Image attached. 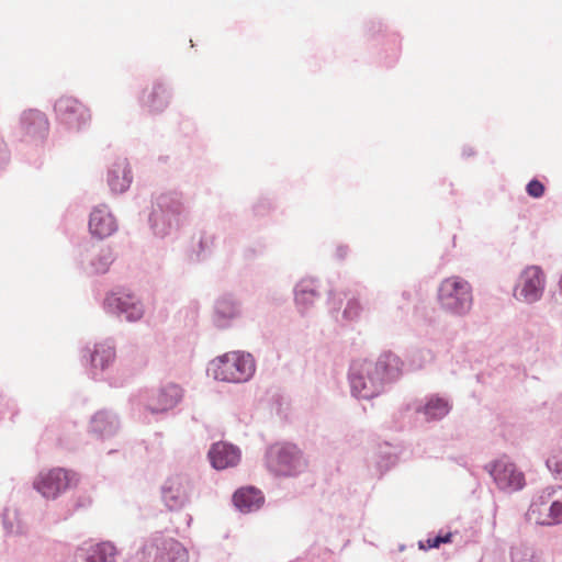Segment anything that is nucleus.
<instances>
[{
  "label": "nucleus",
  "instance_id": "f257e3e1",
  "mask_svg": "<svg viewBox=\"0 0 562 562\" xmlns=\"http://www.w3.org/2000/svg\"><path fill=\"white\" fill-rule=\"evenodd\" d=\"M403 362L392 353L385 352L378 361L356 360L350 368L352 393L361 398L378 395L385 381L395 379L402 371Z\"/></svg>",
  "mask_w": 562,
  "mask_h": 562
},
{
  "label": "nucleus",
  "instance_id": "f03ea898",
  "mask_svg": "<svg viewBox=\"0 0 562 562\" xmlns=\"http://www.w3.org/2000/svg\"><path fill=\"white\" fill-rule=\"evenodd\" d=\"M209 372L216 380L240 383L249 380L254 374L255 361L249 353L232 351L214 359Z\"/></svg>",
  "mask_w": 562,
  "mask_h": 562
},
{
  "label": "nucleus",
  "instance_id": "7ed1b4c3",
  "mask_svg": "<svg viewBox=\"0 0 562 562\" xmlns=\"http://www.w3.org/2000/svg\"><path fill=\"white\" fill-rule=\"evenodd\" d=\"M438 302L443 310L463 315L472 307V288L460 277L446 278L438 289Z\"/></svg>",
  "mask_w": 562,
  "mask_h": 562
},
{
  "label": "nucleus",
  "instance_id": "20e7f679",
  "mask_svg": "<svg viewBox=\"0 0 562 562\" xmlns=\"http://www.w3.org/2000/svg\"><path fill=\"white\" fill-rule=\"evenodd\" d=\"M268 464L277 474L294 475L307 467V461L295 445L283 443L270 448Z\"/></svg>",
  "mask_w": 562,
  "mask_h": 562
},
{
  "label": "nucleus",
  "instance_id": "39448f33",
  "mask_svg": "<svg viewBox=\"0 0 562 562\" xmlns=\"http://www.w3.org/2000/svg\"><path fill=\"white\" fill-rule=\"evenodd\" d=\"M554 488L544 490L530 505L528 518L538 525L551 526L562 522V493L555 497Z\"/></svg>",
  "mask_w": 562,
  "mask_h": 562
},
{
  "label": "nucleus",
  "instance_id": "423d86ee",
  "mask_svg": "<svg viewBox=\"0 0 562 562\" xmlns=\"http://www.w3.org/2000/svg\"><path fill=\"white\" fill-rule=\"evenodd\" d=\"M78 476L75 472L54 468L41 472L34 480V488L46 498H56L68 488L77 485Z\"/></svg>",
  "mask_w": 562,
  "mask_h": 562
},
{
  "label": "nucleus",
  "instance_id": "0eeeda50",
  "mask_svg": "<svg viewBox=\"0 0 562 562\" xmlns=\"http://www.w3.org/2000/svg\"><path fill=\"white\" fill-rule=\"evenodd\" d=\"M485 469L502 491L516 492L526 484L525 474L507 457L488 463Z\"/></svg>",
  "mask_w": 562,
  "mask_h": 562
},
{
  "label": "nucleus",
  "instance_id": "6e6552de",
  "mask_svg": "<svg viewBox=\"0 0 562 562\" xmlns=\"http://www.w3.org/2000/svg\"><path fill=\"white\" fill-rule=\"evenodd\" d=\"M55 111L59 122L72 130H80L91 120L89 110L71 97L58 99L55 103Z\"/></svg>",
  "mask_w": 562,
  "mask_h": 562
},
{
  "label": "nucleus",
  "instance_id": "1a4fd4ad",
  "mask_svg": "<svg viewBox=\"0 0 562 562\" xmlns=\"http://www.w3.org/2000/svg\"><path fill=\"white\" fill-rule=\"evenodd\" d=\"M544 289V274L537 266L527 267L520 274L514 295L525 302L538 301Z\"/></svg>",
  "mask_w": 562,
  "mask_h": 562
},
{
  "label": "nucleus",
  "instance_id": "9d476101",
  "mask_svg": "<svg viewBox=\"0 0 562 562\" xmlns=\"http://www.w3.org/2000/svg\"><path fill=\"white\" fill-rule=\"evenodd\" d=\"M147 562H188L186 549L177 541H165L161 546L150 544L144 551Z\"/></svg>",
  "mask_w": 562,
  "mask_h": 562
},
{
  "label": "nucleus",
  "instance_id": "9b49d317",
  "mask_svg": "<svg viewBox=\"0 0 562 562\" xmlns=\"http://www.w3.org/2000/svg\"><path fill=\"white\" fill-rule=\"evenodd\" d=\"M189 481L180 475L167 480L162 488V497L170 509L181 508L189 497Z\"/></svg>",
  "mask_w": 562,
  "mask_h": 562
},
{
  "label": "nucleus",
  "instance_id": "f8f14e48",
  "mask_svg": "<svg viewBox=\"0 0 562 562\" xmlns=\"http://www.w3.org/2000/svg\"><path fill=\"white\" fill-rule=\"evenodd\" d=\"M209 459L216 470H225L236 467L240 461V451L237 447L227 442H215L209 451Z\"/></svg>",
  "mask_w": 562,
  "mask_h": 562
},
{
  "label": "nucleus",
  "instance_id": "ddd939ff",
  "mask_svg": "<svg viewBox=\"0 0 562 562\" xmlns=\"http://www.w3.org/2000/svg\"><path fill=\"white\" fill-rule=\"evenodd\" d=\"M117 228L116 221L105 205L93 209L89 218V231L97 238H106Z\"/></svg>",
  "mask_w": 562,
  "mask_h": 562
},
{
  "label": "nucleus",
  "instance_id": "4468645a",
  "mask_svg": "<svg viewBox=\"0 0 562 562\" xmlns=\"http://www.w3.org/2000/svg\"><path fill=\"white\" fill-rule=\"evenodd\" d=\"M181 398V389L176 384H168L158 390L149 400L148 408L153 413H162L173 408Z\"/></svg>",
  "mask_w": 562,
  "mask_h": 562
},
{
  "label": "nucleus",
  "instance_id": "2eb2a0df",
  "mask_svg": "<svg viewBox=\"0 0 562 562\" xmlns=\"http://www.w3.org/2000/svg\"><path fill=\"white\" fill-rule=\"evenodd\" d=\"M168 89L160 82L154 83L143 91L142 103L151 113L161 112L169 104Z\"/></svg>",
  "mask_w": 562,
  "mask_h": 562
},
{
  "label": "nucleus",
  "instance_id": "dca6fc26",
  "mask_svg": "<svg viewBox=\"0 0 562 562\" xmlns=\"http://www.w3.org/2000/svg\"><path fill=\"white\" fill-rule=\"evenodd\" d=\"M108 182L114 193H123L132 182V175L126 160L116 161L109 171Z\"/></svg>",
  "mask_w": 562,
  "mask_h": 562
},
{
  "label": "nucleus",
  "instance_id": "f3484780",
  "mask_svg": "<svg viewBox=\"0 0 562 562\" xmlns=\"http://www.w3.org/2000/svg\"><path fill=\"white\" fill-rule=\"evenodd\" d=\"M233 502L240 512L248 513L258 509L263 497L261 492L255 487H241L233 495Z\"/></svg>",
  "mask_w": 562,
  "mask_h": 562
},
{
  "label": "nucleus",
  "instance_id": "a211bd4d",
  "mask_svg": "<svg viewBox=\"0 0 562 562\" xmlns=\"http://www.w3.org/2000/svg\"><path fill=\"white\" fill-rule=\"evenodd\" d=\"M22 123L25 133L31 136H44L48 132V120L37 110H29L23 113Z\"/></svg>",
  "mask_w": 562,
  "mask_h": 562
},
{
  "label": "nucleus",
  "instance_id": "6ab92c4d",
  "mask_svg": "<svg viewBox=\"0 0 562 562\" xmlns=\"http://www.w3.org/2000/svg\"><path fill=\"white\" fill-rule=\"evenodd\" d=\"M116 307L121 314H125V317L130 322H135L142 318L144 314L142 303L132 295H122L113 299Z\"/></svg>",
  "mask_w": 562,
  "mask_h": 562
},
{
  "label": "nucleus",
  "instance_id": "aec40b11",
  "mask_svg": "<svg viewBox=\"0 0 562 562\" xmlns=\"http://www.w3.org/2000/svg\"><path fill=\"white\" fill-rule=\"evenodd\" d=\"M115 359V348L109 342L97 344L91 355L93 368L105 369Z\"/></svg>",
  "mask_w": 562,
  "mask_h": 562
},
{
  "label": "nucleus",
  "instance_id": "412c9836",
  "mask_svg": "<svg viewBox=\"0 0 562 562\" xmlns=\"http://www.w3.org/2000/svg\"><path fill=\"white\" fill-rule=\"evenodd\" d=\"M85 562H115V549L103 542L91 548Z\"/></svg>",
  "mask_w": 562,
  "mask_h": 562
},
{
  "label": "nucleus",
  "instance_id": "4be33fe9",
  "mask_svg": "<svg viewBox=\"0 0 562 562\" xmlns=\"http://www.w3.org/2000/svg\"><path fill=\"white\" fill-rule=\"evenodd\" d=\"M450 411L449 403L441 397H431L424 407L427 419H439Z\"/></svg>",
  "mask_w": 562,
  "mask_h": 562
},
{
  "label": "nucleus",
  "instance_id": "5701e85b",
  "mask_svg": "<svg viewBox=\"0 0 562 562\" xmlns=\"http://www.w3.org/2000/svg\"><path fill=\"white\" fill-rule=\"evenodd\" d=\"M91 425L92 429L100 434L110 432L113 429V420L103 412L97 413L93 416Z\"/></svg>",
  "mask_w": 562,
  "mask_h": 562
},
{
  "label": "nucleus",
  "instance_id": "b1692460",
  "mask_svg": "<svg viewBox=\"0 0 562 562\" xmlns=\"http://www.w3.org/2000/svg\"><path fill=\"white\" fill-rule=\"evenodd\" d=\"M452 541V533L447 532L445 535H438L435 537H429L426 540H420L418 546L422 550H429L439 548L442 543H450Z\"/></svg>",
  "mask_w": 562,
  "mask_h": 562
},
{
  "label": "nucleus",
  "instance_id": "393cba45",
  "mask_svg": "<svg viewBox=\"0 0 562 562\" xmlns=\"http://www.w3.org/2000/svg\"><path fill=\"white\" fill-rule=\"evenodd\" d=\"M547 467L557 479L562 480V449L557 451L547 460Z\"/></svg>",
  "mask_w": 562,
  "mask_h": 562
},
{
  "label": "nucleus",
  "instance_id": "a878e982",
  "mask_svg": "<svg viewBox=\"0 0 562 562\" xmlns=\"http://www.w3.org/2000/svg\"><path fill=\"white\" fill-rule=\"evenodd\" d=\"M361 305L359 301L355 297L350 299L347 303V306L344 311V316L348 319H356L360 315Z\"/></svg>",
  "mask_w": 562,
  "mask_h": 562
},
{
  "label": "nucleus",
  "instance_id": "bb28decb",
  "mask_svg": "<svg viewBox=\"0 0 562 562\" xmlns=\"http://www.w3.org/2000/svg\"><path fill=\"white\" fill-rule=\"evenodd\" d=\"M527 193L532 198H541L544 193V186L539 180H531L527 184Z\"/></svg>",
  "mask_w": 562,
  "mask_h": 562
},
{
  "label": "nucleus",
  "instance_id": "cd10ccee",
  "mask_svg": "<svg viewBox=\"0 0 562 562\" xmlns=\"http://www.w3.org/2000/svg\"><path fill=\"white\" fill-rule=\"evenodd\" d=\"M113 261V256L110 250H108L98 262H93L97 272H105L110 266V263Z\"/></svg>",
  "mask_w": 562,
  "mask_h": 562
},
{
  "label": "nucleus",
  "instance_id": "c85d7f7f",
  "mask_svg": "<svg viewBox=\"0 0 562 562\" xmlns=\"http://www.w3.org/2000/svg\"><path fill=\"white\" fill-rule=\"evenodd\" d=\"M314 292L313 291H305V290H302V291H299L296 293V296H295V300L299 304H304L308 301H312V299L314 297Z\"/></svg>",
  "mask_w": 562,
  "mask_h": 562
},
{
  "label": "nucleus",
  "instance_id": "c756f323",
  "mask_svg": "<svg viewBox=\"0 0 562 562\" xmlns=\"http://www.w3.org/2000/svg\"><path fill=\"white\" fill-rule=\"evenodd\" d=\"M227 302L225 300L217 303V312L225 316H233L234 312H226Z\"/></svg>",
  "mask_w": 562,
  "mask_h": 562
}]
</instances>
